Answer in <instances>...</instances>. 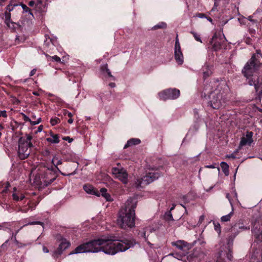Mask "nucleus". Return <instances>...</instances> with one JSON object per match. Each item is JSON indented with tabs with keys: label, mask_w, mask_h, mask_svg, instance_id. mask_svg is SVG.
<instances>
[{
	"label": "nucleus",
	"mask_w": 262,
	"mask_h": 262,
	"mask_svg": "<svg viewBox=\"0 0 262 262\" xmlns=\"http://www.w3.org/2000/svg\"><path fill=\"white\" fill-rule=\"evenodd\" d=\"M205 168H215V164H211V165H207L205 166Z\"/></svg>",
	"instance_id": "a19ab883"
},
{
	"label": "nucleus",
	"mask_w": 262,
	"mask_h": 262,
	"mask_svg": "<svg viewBox=\"0 0 262 262\" xmlns=\"http://www.w3.org/2000/svg\"><path fill=\"white\" fill-rule=\"evenodd\" d=\"M148 231H149V232H151V229L150 228H146L145 229H144L143 230L140 231V232L139 233V234L142 237H143L145 241L147 242V244L150 247H151V246H152V244H151L148 240H147V237L146 235V232H147Z\"/></svg>",
	"instance_id": "a211bd4d"
},
{
	"label": "nucleus",
	"mask_w": 262,
	"mask_h": 262,
	"mask_svg": "<svg viewBox=\"0 0 262 262\" xmlns=\"http://www.w3.org/2000/svg\"><path fill=\"white\" fill-rule=\"evenodd\" d=\"M25 198V195L23 193H19V201L23 200Z\"/></svg>",
	"instance_id": "603ef678"
},
{
	"label": "nucleus",
	"mask_w": 262,
	"mask_h": 262,
	"mask_svg": "<svg viewBox=\"0 0 262 262\" xmlns=\"http://www.w3.org/2000/svg\"><path fill=\"white\" fill-rule=\"evenodd\" d=\"M68 122L70 124H71L73 122V120L72 118H69V119L68 120Z\"/></svg>",
	"instance_id": "6e6d98bb"
},
{
	"label": "nucleus",
	"mask_w": 262,
	"mask_h": 262,
	"mask_svg": "<svg viewBox=\"0 0 262 262\" xmlns=\"http://www.w3.org/2000/svg\"><path fill=\"white\" fill-rule=\"evenodd\" d=\"M35 9L39 13L45 12L47 9L46 4L41 0H37L35 3Z\"/></svg>",
	"instance_id": "dca6fc26"
},
{
	"label": "nucleus",
	"mask_w": 262,
	"mask_h": 262,
	"mask_svg": "<svg viewBox=\"0 0 262 262\" xmlns=\"http://www.w3.org/2000/svg\"><path fill=\"white\" fill-rule=\"evenodd\" d=\"M36 71V70L35 69H33L30 73V76H33L35 74Z\"/></svg>",
	"instance_id": "a18cd8bd"
},
{
	"label": "nucleus",
	"mask_w": 262,
	"mask_h": 262,
	"mask_svg": "<svg viewBox=\"0 0 262 262\" xmlns=\"http://www.w3.org/2000/svg\"><path fill=\"white\" fill-rule=\"evenodd\" d=\"M190 33L193 35L195 40H196L197 41H199L201 43L202 42L201 36L198 33H197L196 32H195L194 31H191L190 32Z\"/></svg>",
	"instance_id": "bb28decb"
},
{
	"label": "nucleus",
	"mask_w": 262,
	"mask_h": 262,
	"mask_svg": "<svg viewBox=\"0 0 262 262\" xmlns=\"http://www.w3.org/2000/svg\"><path fill=\"white\" fill-rule=\"evenodd\" d=\"M7 0H0V5H3V3L6 2Z\"/></svg>",
	"instance_id": "052dcab7"
},
{
	"label": "nucleus",
	"mask_w": 262,
	"mask_h": 262,
	"mask_svg": "<svg viewBox=\"0 0 262 262\" xmlns=\"http://www.w3.org/2000/svg\"><path fill=\"white\" fill-rule=\"evenodd\" d=\"M229 249L228 252L225 250H221L217 254L216 259L218 262H229L231 260L232 255Z\"/></svg>",
	"instance_id": "9b49d317"
},
{
	"label": "nucleus",
	"mask_w": 262,
	"mask_h": 262,
	"mask_svg": "<svg viewBox=\"0 0 262 262\" xmlns=\"http://www.w3.org/2000/svg\"><path fill=\"white\" fill-rule=\"evenodd\" d=\"M173 246L176 247L181 250H185L186 249H189V244L185 241L183 240H179L171 243Z\"/></svg>",
	"instance_id": "4468645a"
},
{
	"label": "nucleus",
	"mask_w": 262,
	"mask_h": 262,
	"mask_svg": "<svg viewBox=\"0 0 262 262\" xmlns=\"http://www.w3.org/2000/svg\"><path fill=\"white\" fill-rule=\"evenodd\" d=\"M160 176V174L158 172H149L146 173L141 180L137 179L135 182V186L137 188L141 187V184L148 185L154 181L157 180Z\"/></svg>",
	"instance_id": "6e6552de"
},
{
	"label": "nucleus",
	"mask_w": 262,
	"mask_h": 262,
	"mask_svg": "<svg viewBox=\"0 0 262 262\" xmlns=\"http://www.w3.org/2000/svg\"><path fill=\"white\" fill-rule=\"evenodd\" d=\"M100 194L101 193V195L105 198V199L107 201H112V197L111 195L107 192V189L105 188H102L100 190L99 192Z\"/></svg>",
	"instance_id": "aec40b11"
},
{
	"label": "nucleus",
	"mask_w": 262,
	"mask_h": 262,
	"mask_svg": "<svg viewBox=\"0 0 262 262\" xmlns=\"http://www.w3.org/2000/svg\"><path fill=\"white\" fill-rule=\"evenodd\" d=\"M221 166L223 172L226 176H228L229 174V165L225 162H222L221 163Z\"/></svg>",
	"instance_id": "5701e85b"
},
{
	"label": "nucleus",
	"mask_w": 262,
	"mask_h": 262,
	"mask_svg": "<svg viewBox=\"0 0 262 262\" xmlns=\"http://www.w3.org/2000/svg\"><path fill=\"white\" fill-rule=\"evenodd\" d=\"M112 173L114 178L118 179L123 184H126L128 183V173L119 164H117V167L112 168Z\"/></svg>",
	"instance_id": "0eeeda50"
},
{
	"label": "nucleus",
	"mask_w": 262,
	"mask_h": 262,
	"mask_svg": "<svg viewBox=\"0 0 262 262\" xmlns=\"http://www.w3.org/2000/svg\"><path fill=\"white\" fill-rule=\"evenodd\" d=\"M101 69L103 71H105L107 74L109 72H111L110 70L108 68L107 64H105L101 67Z\"/></svg>",
	"instance_id": "c9c22d12"
},
{
	"label": "nucleus",
	"mask_w": 262,
	"mask_h": 262,
	"mask_svg": "<svg viewBox=\"0 0 262 262\" xmlns=\"http://www.w3.org/2000/svg\"><path fill=\"white\" fill-rule=\"evenodd\" d=\"M51 58L56 62H60L61 60L60 58L57 55L53 56Z\"/></svg>",
	"instance_id": "4c0bfd02"
},
{
	"label": "nucleus",
	"mask_w": 262,
	"mask_h": 262,
	"mask_svg": "<svg viewBox=\"0 0 262 262\" xmlns=\"http://www.w3.org/2000/svg\"><path fill=\"white\" fill-rule=\"evenodd\" d=\"M204 215L200 216L199 221V223L200 224H201L202 223V222L204 221Z\"/></svg>",
	"instance_id": "37998d69"
},
{
	"label": "nucleus",
	"mask_w": 262,
	"mask_h": 262,
	"mask_svg": "<svg viewBox=\"0 0 262 262\" xmlns=\"http://www.w3.org/2000/svg\"><path fill=\"white\" fill-rule=\"evenodd\" d=\"M108 76L110 77H111L113 78V79L114 80V76L112 75L111 74V72H109L107 74Z\"/></svg>",
	"instance_id": "4d7b16f0"
},
{
	"label": "nucleus",
	"mask_w": 262,
	"mask_h": 262,
	"mask_svg": "<svg viewBox=\"0 0 262 262\" xmlns=\"http://www.w3.org/2000/svg\"><path fill=\"white\" fill-rule=\"evenodd\" d=\"M240 149H239V148L236 149V150H235L233 153H232L230 155H227L226 156V157L228 158H233V159H235L236 158V154L238 152L239 150Z\"/></svg>",
	"instance_id": "c756f323"
},
{
	"label": "nucleus",
	"mask_w": 262,
	"mask_h": 262,
	"mask_svg": "<svg viewBox=\"0 0 262 262\" xmlns=\"http://www.w3.org/2000/svg\"><path fill=\"white\" fill-rule=\"evenodd\" d=\"M56 239L60 244L57 250L52 253V256L54 258H57L61 255L63 251L67 249L71 245L70 242L60 234L57 235Z\"/></svg>",
	"instance_id": "423d86ee"
},
{
	"label": "nucleus",
	"mask_w": 262,
	"mask_h": 262,
	"mask_svg": "<svg viewBox=\"0 0 262 262\" xmlns=\"http://www.w3.org/2000/svg\"><path fill=\"white\" fill-rule=\"evenodd\" d=\"M205 18H207V19L209 21H210V22H212V18H210V17H206Z\"/></svg>",
	"instance_id": "bf43d9fd"
},
{
	"label": "nucleus",
	"mask_w": 262,
	"mask_h": 262,
	"mask_svg": "<svg viewBox=\"0 0 262 262\" xmlns=\"http://www.w3.org/2000/svg\"><path fill=\"white\" fill-rule=\"evenodd\" d=\"M233 194L234 196L236 198V199H237V193L235 191H233Z\"/></svg>",
	"instance_id": "69168bd1"
},
{
	"label": "nucleus",
	"mask_w": 262,
	"mask_h": 262,
	"mask_svg": "<svg viewBox=\"0 0 262 262\" xmlns=\"http://www.w3.org/2000/svg\"><path fill=\"white\" fill-rule=\"evenodd\" d=\"M216 40H217V37H216V35H214L212 38L211 43L213 44L212 46L214 50H219L221 46L220 43L215 41Z\"/></svg>",
	"instance_id": "4be33fe9"
},
{
	"label": "nucleus",
	"mask_w": 262,
	"mask_h": 262,
	"mask_svg": "<svg viewBox=\"0 0 262 262\" xmlns=\"http://www.w3.org/2000/svg\"><path fill=\"white\" fill-rule=\"evenodd\" d=\"M252 234L258 242H262V224L254 223Z\"/></svg>",
	"instance_id": "ddd939ff"
},
{
	"label": "nucleus",
	"mask_w": 262,
	"mask_h": 262,
	"mask_svg": "<svg viewBox=\"0 0 262 262\" xmlns=\"http://www.w3.org/2000/svg\"><path fill=\"white\" fill-rule=\"evenodd\" d=\"M239 228L242 229H244V230L247 229V228L245 226H242V227H239Z\"/></svg>",
	"instance_id": "e2e57ef3"
},
{
	"label": "nucleus",
	"mask_w": 262,
	"mask_h": 262,
	"mask_svg": "<svg viewBox=\"0 0 262 262\" xmlns=\"http://www.w3.org/2000/svg\"><path fill=\"white\" fill-rule=\"evenodd\" d=\"M51 137L47 138V141L52 143H58L59 142V136L57 134L50 133Z\"/></svg>",
	"instance_id": "412c9836"
},
{
	"label": "nucleus",
	"mask_w": 262,
	"mask_h": 262,
	"mask_svg": "<svg viewBox=\"0 0 262 262\" xmlns=\"http://www.w3.org/2000/svg\"><path fill=\"white\" fill-rule=\"evenodd\" d=\"M136 244L134 239H124L117 240L115 237H107L92 240L81 244L71 251L69 255L103 251L109 255H115L120 252H124L133 247Z\"/></svg>",
	"instance_id": "f257e3e1"
},
{
	"label": "nucleus",
	"mask_w": 262,
	"mask_h": 262,
	"mask_svg": "<svg viewBox=\"0 0 262 262\" xmlns=\"http://www.w3.org/2000/svg\"><path fill=\"white\" fill-rule=\"evenodd\" d=\"M59 119L58 118H51L50 123L52 126H54L59 123Z\"/></svg>",
	"instance_id": "c85d7f7f"
},
{
	"label": "nucleus",
	"mask_w": 262,
	"mask_h": 262,
	"mask_svg": "<svg viewBox=\"0 0 262 262\" xmlns=\"http://www.w3.org/2000/svg\"><path fill=\"white\" fill-rule=\"evenodd\" d=\"M21 8L23 9L24 11H25L26 13H29L30 14L32 15V13L31 12L30 9H29L26 5L25 4H21Z\"/></svg>",
	"instance_id": "7c9ffc66"
},
{
	"label": "nucleus",
	"mask_w": 262,
	"mask_h": 262,
	"mask_svg": "<svg viewBox=\"0 0 262 262\" xmlns=\"http://www.w3.org/2000/svg\"><path fill=\"white\" fill-rule=\"evenodd\" d=\"M109 86L111 88H114L116 86V84L114 82H111L109 84Z\"/></svg>",
	"instance_id": "5fc2aeb1"
},
{
	"label": "nucleus",
	"mask_w": 262,
	"mask_h": 262,
	"mask_svg": "<svg viewBox=\"0 0 262 262\" xmlns=\"http://www.w3.org/2000/svg\"><path fill=\"white\" fill-rule=\"evenodd\" d=\"M5 23L6 25L10 28H13L14 27V23L11 20V14L10 12H6L5 13Z\"/></svg>",
	"instance_id": "f3484780"
},
{
	"label": "nucleus",
	"mask_w": 262,
	"mask_h": 262,
	"mask_svg": "<svg viewBox=\"0 0 262 262\" xmlns=\"http://www.w3.org/2000/svg\"><path fill=\"white\" fill-rule=\"evenodd\" d=\"M32 119H34V121H35V119H36V117H35V115H32V117H31Z\"/></svg>",
	"instance_id": "338daca9"
},
{
	"label": "nucleus",
	"mask_w": 262,
	"mask_h": 262,
	"mask_svg": "<svg viewBox=\"0 0 262 262\" xmlns=\"http://www.w3.org/2000/svg\"><path fill=\"white\" fill-rule=\"evenodd\" d=\"M7 112L5 110L0 111V117L7 118Z\"/></svg>",
	"instance_id": "72a5a7b5"
},
{
	"label": "nucleus",
	"mask_w": 262,
	"mask_h": 262,
	"mask_svg": "<svg viewBox=\"0 0 262 262\" xmlns=\"http://www.w3.org/2000/svg\"><path fill=\"white\" fill-rule=\"evenodd\" d=\"M24 120H25L26 121L30 122L31 124L32 125H35L38 124L41 121V118H38L37 119V120L32 121L29 117L27 116L26 115H25L24 114Z\"/></svg>",
	"instance_id": "b1692460"
},
{
	"label": "nucleus",
	"mask_w": 262,
	"mask_h": 262,
	"mask_svg": "<svg viewBox=\"0 0 262 262\" xmlns=\"http://www.w3.org/2000/svg\"><path fill=\"white\" fill-rule=\"evenodd\" d=\"M4 126H3L2 124H0V131L1 130H2L3 129H4Z\"/></svg>",
	"instance_id": "680f3d73"
},
{
	"label": "nucleus",
	"mask_w": 262,
	"mask_h": 262,
	"mask_svg": "<svg viewBox=\"0 0 262 262\" xmlns=\"http://www.w3.org/2000/svg\"><path fill=\"white\" fill-rule=\"evenodd\" d=\"M42 251L44 253H49V252L48 249L45 246L43 247Z\"/></svg>",
	"instance_id": "c03bdc74"
},
{
	"label": "nucleus",
	"mask_w": 262,
	"mask_h": 262,
	"mask_svg": "<svg viewBox=\"0 0 262 262\" xmlns=\"http://www.w3.org/2000/svg\"><path fill=\"white\" fill-rule=\"evenodd\" d=\"M174 59L179 64H182L184 62V57L181 50L178 35L176 38L174 45Z\"/></svg>",
	"instance_id": "9d476101"
},
{
	"label": "nucleus",
	"mask_w": 262,
	"mask_h": 262,
	"mask_svg": "<svg viewBox=\"0 0 262 262\" xmlns=\"http://www.w3.org/2000/svg\"><path fill=\"white\" fill-rule=\"evenodd\" d=\"M211 73V72L210 70H207V71L203 72V75L205 78L208 77Z\"/></svg>",
	"instance_id": "58836bf2"
},
{
	"label": "nucleus",
	"mask_w": 262,
	"mask_h": 262,
	"mask_svg": "<svg viewBox=\"0 0 262 262\" xmlns=\"http://www.w3.org/2000/svg\"><path fill=\"white\" fill-rule=\"evenodd\" d=\"M215 90L209 95L208 104L213 109L220 108L225 103L226 96L229 91V87L225 81L215 83Z\"/></svg>",
	"instance_id": "7ed1b4c3"
},
{
	"label": "nucleus",
	"mask_w": 262,
	"mask_h": 262,
	"mask_svg": "<svg viewBox=\"0 0 262 262\" xmlns=\"http://www.w3.org/2000/svg\"><path fill=\"white\" fill-rule=\"evenodd\" d=\"M64 140L68 141L69 142H72V139H71L69 137H66L63 138Z\"/></svg>",
	"instance_id": "49530a36"
},
{
	"label": "nucleus",
	"mask_w": 262,
	"mask_h": 262,
	"mask_svg": "<svg viewBox=\"0 0 262 262\" xmlns=\"http://www.w3.org/2000/svg\"><path fill=\"white\" fill-rule=\"evenodd\" d=\"M42 223L39 221H35V222H29L27 224H26L25 226L26 225H42Z\"/></svg>",
	"instance_id": "f704fd0d"
},
{
	"label": "nucleus",
	"mask_w": 262,
	"mask_h": 262,
	"mask_svg": "<svg viewBox=\"0 0 262 262\" xmlns=\"http://www.w3.org/2000/svg\"><path fill=\"white\" fill-rule=\"evenodd\" d=\"M42 128H43V126L42 125H40L38 126V129H37V132H41L42 130Z\"/></svg>",
	"instance_id": "864d4df0"
},
{
	"label": "nucleus",
	"mask_w": 262,
	"mask_h": 262,
	"mask_svg": "<svg viewBox=\"0 0 262 262\" xmlns=\"http://www.w3.org/2000/svg\"><path fill=\"white\" fill-rule=\"evenodd\" d=\"M54 180H55V178H53L52 179H51L49 182H45V183H46V185L47 186L48 185H50L54 181Z\"/></svg>",
	"instance_id": "09e8293b"
},
{
	"label": "nucleus",
	"mask_w": 262,
	"mask_h": 262,
	"mask_svg": "<svg viewBox=\"0 0 262 262\" xmlns=\"http://www.w3.org/2000/svg\"><path fill=\"white\" fill-rule=\"evenodd\" d=\"M6 223H3L0 224V230H4L5 227V225L6 224Z\"/></svg>",
	"instance_id": "8fccbe9b"
},
{
	"label": "nucleus",
	"mask_w": 262,
	"mask_h": 262,
	"mask_svg": "<svg viewBox=\"0 0 262 262\" xmlns=\"http://www.w3.org/2000/svg\"><path fill=\"white\" fill-rule=\"evenodd\" d=\"M140 140L136 138H133L129 140L127 143L125 144L124 148H126L132 145H137L140 143Z\"/></svg>",
	"instance_id": "6ab92c4d"
},
{
	"label": "nucleus",
	"mask_w": 262,
	"mask_h": 262,
	"mask_svg": "<svg viewBox=\"0 0 262 262\" xmlns=\"http://www.w3.org/2000/svg\"><path fill=\"white\" fill-rule=\"evenodd\" d=\"M83 189L89 194H94L98 196H100L99 192L91 185H84Z\"/></svg>",
	"instance_id": "2eb2a0df"
},
{
	"label": "nucleus",
	"mask_w": 262,
	"mask_h": 262,
	"mask_svg": "<svg viewBox=\"0 0 262 262\" xmlns=\"http://www.w3.org/2000/svg\"><path fill=\"white\" fill-rule=\"evenodd\" d=\"M137 201L135 198L127 199L125 206L120 209L117 223L122 229L132 228L135 225V210Z\"/></svg>",
	"instance_id": "f03ea898"
},
{
	"label": "nucleus",
	"mask_w": 262,
	"mask_h": 262,
	"mask_svg": "<svg viewBox=\"0 0 262 262\" xmlns=\"http://www.w3.org/2000/svg\"><path fill=\"white\" fill-rule=\"evenodd\" d=\"M33 95H36V96L38 95V93L37 92H33Z\"/></svg>",
	"instance_id": "774afa93"
},
{
	"label": "nucleus",
	"mask_w": 262,
	"mask_h": 262,
	"mask_svg": "<svg viewBox=\"0 0 262 262\" xmlns=\"http://www.w3.org/2000/svg\"><path fill=\"white\" fill-rule=\"evenodd\" d=\"M260 57H261V55L257 51V54H253L244 67L242 73L247 79L250 78L253 73L257 70L260 65V62L258 58Z\"/></svg>",
	"instance_id": "39448f33"
},
{
	"label": "nucleus",
	"mask_w": 262,
	"mask_h": 262,
	"mask_svg": "<svg viewBox=\"0 0 262 262\" xmlns=\"http://www.w3.org/2000/svg\"><path fill=\"white\" fill-rule=\"evenodd\" d=\"M248 83L250 85H254L255 86V89L256 90V91H257V85H256V84L255 83V81H253L252 80H249V81H248Z\"/></svg>",
	"instance_id": "e433bc0d"
},
{
	"label": "nucleus",
	"mask_w": 262,
	"mask_h": 262,
	"mask_svg": "<svg viewBox=\"0 0 262 262\" xmlns=\"http://www.w3.org/2000/svg\"><path fill=\"white\" fill-rule=\"evenodd\" d=\"M226 197L228 198V200H229V202H230V203L231 205L232 206H233V205H232V203L231 200L230 199V194H229V193H227V194H226Z\"/></svg>",
	"instance_id": "de8ad7c7"
},
{
	"label": "nucleus",
	"mask_w": 262,
	"mask_h": 262,
	"mask_svg": "<svg viewBox=\"0 0 262 262\" xmlns=\"http://www.w3.org/2000/svg\"><path fill=\"white\" fill-rule=\"evenodd\" d=\"M180 95V92L177 89H169L159 93L160 99L166 100L167 99H176Z\"/></svg>",
	"instance_id": "1a4fd4ad"
},
{
	"label": "nucleus",
	"mask_w": 262,
	"mask_h": 262,
	"mask_svg": "<svg viewBox=\"0 0 262 262\" xmlns=\"http://www.w3.org/2000/svg\"><path fill=\"white\" fill-rule=\"evenodd\" d=\"M214 229L218 232H221V226L219 223H214Z\"/></svg>",
	"instance_id": "2f4dec72"
},
{
	"label": "nucleus",
	"mask_w": 262,
	"mask_h": 262,
	"mask_svg": "<svg viewBox=\"0 0 262 262\" xmlns=\"http://www.w3.org/2000/svg\"><path fill=\"white\" fill-rule=\"evenodd\" d=\"M52 162L57 167L58 165L62 164V160L55 156L52 159Z\"/></svg>",
	"instance_id": "a878e982"
},
{
	"label": "nucleus",
	"mask_w": 262,
	"mask_h": 262,
	"mask_svg": "<svg viewBox=\"0 0 262 262\" xmlns=\"http://www.w3.org/2000/svg\"><path fill=\"white\" fill-rule=\"evenodd\" d=\"M68 114V117H69L70 118H72V117H73V114H72L71 113H70V112H68V114Z\"/></svg>",
	"instance_id": "13d9d810"
},
{
	"label": "nucleus",
	"mask_w": 262,
	"mask_h": 262,
	"mask_svg": "<svg viewBox=\"0 0 262 262\" xmlns=\"http://www.w3.org/2000/svg\"><path fill=\"white\" fill-rule=\"evenodd\" d=\"M32 137L27 134L25 137H21L18 140L17 154L19 158L24 160L28 157L31 152L30 148L33 146L31 143Z\"/></svg>",
	"instance_id": "20e7f679"
},
{
	"label": "nucleus",
	"mask_w": 262,
	"mask_h": 262,
	"mask_svg": "<svg viewBox=\"0 0 262 262\" xmlns=\"http://www.w3.org/2000/svg\"><path fill=\"white\" fill-rule=\"evenodd\" d=\"M233 210L232 209V211L228 214L223 216L221 220L222 222H228L230 220V219L231 216L233 215Z\"/></svg>",
	"instance_id": "393cba45"
},
{
	"label": "nucleus",
	"mask_w": 262,
	"mask_h": 262,
	"mask_svg": "<svg viewBox=\"0 0 262 262\" xmlns=\"http://www.w3.org/2000/svg\"><path fill=\"white\" fill-rule=\"evenodd\" d=\"M253 133L252 132H247L246 135L243 136L241 139L239 144V149L245 145L250 146L253 142V140L252 137Z\"/></svg>",
	"instance_id": "f8f14e48"
},
{
	"label": "nucleus",
	"mask_w": 262,
	"mask_h": 262,
	"mask_svg": "<svg viewBox=\"0 0 262 262\" xmlns=\"http://www.w3.org/2000/svg\"><path fill=\"white\" fill-rule=\"evenodd\" d=\"M14 192L13 193L12 196L14 200L16 201H19V193L15 192L16 191V188L14 187L13 188Z\"/></svg>",
	"instance_id": "cd10ccee"
},
{
	"label": "nucleus",
	"mask_w": 262,
	"mask_h": 262,
	"mask_svg": "<svg viewBox=\"0 0 262 262\" xmlns=\"http://www.w3.org/2000/svg\"><path fill=\"white\" fill-rule=\"evenodd\" d=\"M196 16L198 17L199 18H201L206 17L205 14L204 13H202L196 14Z\"/></svg>",
	"instance_id": "ea45409f"
},
{
	"label": "nucleus",
	"mask_w": 262,
	"mask_h": 262,
	"mask_svg": "<svg viewBox=\"0 0 262 262\" xmlns=\"http://www.w3.org/2000/svg\"><path fill=\"white\" fill-rule=\"evenodd\" d=\"M13 9V7L12 5H9L7 6V10H8L9 12L12 11Z\"/></svg>",
	"instance_id": "79ce46f5"
},
{
	"label": "nucleus",
	"mask_w": 262,
	"mask_h": 262,
	"mask_svg": "<svg viewBox=\"0 0 262 262\" xmlns=\"http://www.w3.org/2000/svg\"><path fill=\"white\" fill-rule=\"evenodd\" d=\"M168 216H169V217L170 219H171V220L172 219V214H171L170 213H169L168 214Z\"/></svg>",
	"instance_id": "0e129e2a"
},
{
	"label": "nucleus",
	"mask_w": 262,
	"mask_h": 262,
	"mask_svg": "<svg viewBox=\"0 0 262 262\" xmlns=\"http://www.w3.org/2000/svg\"><path fill=\"white\" fill-rule=\"evenodd\" d=\"M35 4V3L34 1H31L29 2L28 5L30 7H33Z\"/></svg>",
	"instance_id": "3c124183"
},
{
	"label": "nucleus",
	"mask_w": 262,
	"mask_h": 262,
	"mask_svg": "<svg viewBox=\"0 0 262 262\" xmlns=\"http://www.w3.org/2000/svg\"><path fill=\"white\" fill-rule=\"evenodd\" d=\"M166 26V24L162 22L157 25L155 26L154 28L155 29L163 28H165Z\"/></svg>",
	"instance_id": "473e14b6"
}]
</instances>
